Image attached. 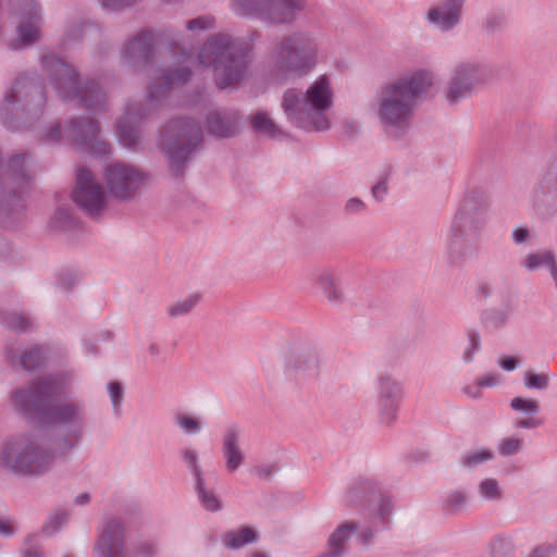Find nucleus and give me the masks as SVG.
Returning <instances> with one entry per match:
<instances>
[{
    "label": "nucleus",
    "instance_id": "nucleus-12",
    "mask_svg": "<svg viewBox=\"0 0 557 557\" xmlns=\"http://www.w3.org/2000/svg\"><path fill=\"white\" fill-rule=\"evenodd\" d=\"M487 208L488 198L485 191L479 188L470 190L455 214L450 232L460 233L468 237H476L485 225Z\"/></svg>",
    "mask_w": 557,
    "mask_h": 557
},
{
    "label": "nucleus",
    "instance_id": "nucleus-28",
    "mask_svg": "<svg viewBox=\"0 0 557 557\" xmlns=\"http://www.w3.org/2000/svg\"><path fill=\"white\" fill-rule=\"evenodd\" d=\"M469 238L460 233L450 232L446 248L447 261L450 265L460 267L476 255L478 247Z\"/></svg>",
    "mask_w": 557,
    "mask_h": 557
},
{
    "label": "nucleus",
    "instance_id": "nucleus-3",
    "mask_svg": "<svg viewBox=\"0 0 557 557\" xmlns=\"http://www.w3.org/2000/svg\"><path fill=\"white\" fill-rule=\"evenodd\" d=\"M319 46L310 34L295 32L276 40L269 52L271 74L280 82L308 75L318 64Z\"/></svg>",
    "mask_w": 557,
    "mask_h": 557
},
{
    "label": "nucleus",
    "instance_id": "nucleus-11",
    "mask_svg": "<svg viewBox=\"0 0 557 557\" xmlns=\"http://www.w3.org/2000/svg\"><path fill=\"white\" fill-rule=\"evenodd\" d=\"M488 77L490 70L484 64L474 61H462L456 64L447 84L446 100L450 104L458 103L472 96Z\"/></svg>",
    "mask_w": 557,
    "mask_h": 557
},
{
    "label": "nucleus",
    "instance_id": "nucleus-22",
    "mask_svg": "<svg viewBox=\"0 0 557 557\" xmlns=\"http://www.w3.org/2000/svg\"><path fill=\"white\" fill-rule=\"evenodd\" d=\"M321 361L315 348L306 347L294 351L287 363L286 370L298 382L314 381L320 375Z\"/></svg>",
    "mask_w": 557,
    "mask_h": 557
},
{
    "label": "nucleus",
    "instance_id": "nucleus-49",
    "mask_svg": "<svg viewBox=\"0 0 557 557\" xmlns=\"http://www.w3.org/2000/svg\"><path fill=\"white\" fill-rule=\"evenodd\" d=\"M214 27V18L209 15L198 16L189 20L186 28L190 32L207 30Z\"/></svg>",
    "mask_w": 557,
    "mask_h": 557
},
{
    "label": "nucleus",
    "instance_id": "nucleus-36",
    "mask_svg": "<svg viewBox=\"0 0 557 557\" xmlns=\"http://www.w3.org/2000/svg\"><path fill=\"white\" fill-rule=\"evenodd\" d=\"M556 261L555 255L552 251H543L537 253H530L524 260V267L529 271H534L540 267H549Z\"/></svg>",
    "mask_w": 557,
    "mask_h": 557
},
{
    "label": "nucleus",
    "instance_id": "nucleus-25",
    "mask_svg": "<svg viewBox=\"0 0 557 557\" xmlns=\"http://www.w3.org/2000/svg\"><path fill=\"white\" fill-rule=\"evenodd\" d=\"M221 453L228 472L239 469L246 459V454L240 447V430L231 425L223 432Z\"/></svg>",
    "mask_w": 557,
    "mask_h": 557
},
{
    "label": "nucleus",
    "instance_id": "nucleus-24",
    "mask_svg": "<svg viewBox=\"0 0 557 557\" xmlns=\"http://www.w3.org/2000/svg\"><path fill=\"white\" fill-rule=\"evenodd\" d=\"M242 116L233 109L211 111L205 121L207 133L215 138H232L238 135Z\"/></svg>",
    "mask_w": 557,
    "mask_h": 557
},
{
    "label": "nucleus",
    "instance_id": "nucleus-55",
    "mask_svg": "<svg viewBox=\"0 0 557 557\" xmlns=\"http://www.w3.org/2000/svg\"><path fill=\"white\" fill-rule=\"evenodd\" d=\"M69 515L64 510H60L54 512L50 517V527L52 528V531H57L62 524H64L67 521Z\"/></svg>",
    "mask_w": 557,
    "mask_h": 557
},
{
    "label": "nucleus",
    "instance_id": "nucleus-29",
    "mask_svg": "<svg viewBox=\"0 0 557 557\" xmlns=\"http://www.w3.org/2000/svg\"><path fill=\"white\" fill-rule=\"evenodd\" d=\"M47 348L42 345H34L23 350L18 356L12 355V349L7 351L8 358L12 364H18L26 371H34L44 366L46 360Z\"/></svg>",
    "mask_w": 557,
    "mask_h": 557
},
{
    "label": "nucleus",
    "instance_id": "nucleus-33",
    "mask_svg": "<svg viewBox=\"0 0 557 557\" xmlns=\"http://www.w3.org/2000/svg\"><path fill=\"white\" fill-rule=\"evenodd\" d=\"M251 126L256 133L264 134L271 138L283 134L277 125L270 119V116L262 111L257 112L252 116Z\"/></svg>",
    "mask_w": 557,
    "mask_h": 557
},
{
    "label": "nucleus",
    "instance_id": "nucleus-38",
    "mask_svg": "<svg viewBox=\"0 0 557 557\" xmlns=\"http://www.w3.org/2000/svg\"><path fill=\"white\" fill-rule=\"evenodd\" d=\"M77 223L72 211L65 208L58 209L51 220V226L60 230L75 228Z\"/></svg>",
    "mask_w": 557,
    "mask_h": 557
},
{
    "label": "nucleus",
    "instance_id": "nucleus-9",
    "mask_svg": "<svg viewBox=\"0 0 557 557\" xmlns=\"http://www.w3.org/2000/svg\"><path fill=\"white\" fill-rule=\"evenodd\" d=\"M29 159V153L22 152L9 160L8 183L0 198V224L3 227H14L22 221L25 208L23 189L33 180Z\"/></svg>",
    "mask_w": 557,
    "mask_h": 557
},
{
    "label": "nucleus",
    "instance_id": "nucleus-40",
    "mask_svg": "<svg viewBox=\"0 0 557 557\" xmlns=\"http://www.w3.org/2000/svg\"><path fill=\"white\" fill-rule=\"evenodd\" d=\"M494 458V453L491 449H481L478 451L468 453L462 456L460 463L465 468H474L483 462L490 461Z\"/></svg>",
    "mask_w": 557,
    "mask_h": 557
},
{
    "label": "nucleus",
    "instance_id": "nucleus-21",
    "mask_svg": "<svg viewBox=\"0 0 557 557\" xmlns=\"http://www.w3.org/2000/svg\"><path fill=\"white\" fill-rule=\"evenodd\" d=\"M99 124L91 117L73 119L66 127L67 136L81 147H90L96 154H107L110 146L106 141H99Z\"/></svg>",
    "mask_w": 557,
    "mask_h": 557
},
{
    "label": "nucleus",
    "instance_id": "nucleus-52",
    "mask_svg": "<svg viewBox=\"0 0 557 557\" xmlns=\"http://www.w3.org/2000/svg\"><path fill=\"white\" fill-rule=\"evenodd\" d=\"M183 459L194 472L196 480L201 479L202 472L197 463V453L193 449H185L183 451Z\"/></svg>",
    "mask_w": 557,
    "mask_h": 557
},
{
    "label": "nucleus",
    "instance_id": "nucleus-61",
    "mask_svg": "<svg viewBox=\"0 0 557 557\" xmlns=\"http://www.w3.org/2000/svg\"><path fill=\"white\" fill-rule=\"evenodd\" d=\"M275 468L273 466H261L255 468V473L262 480H270Z\"/></svg>",
    "mask_w": 557,
    "mask_h": 557
},
{
    "label": "nucleus",
    "instance_id": "nucleus-17",
    "mask_svg": "<svg viewBox=\"0 0 557 557\" xmlns=\"http://www.w3.org/2000/svg\"><path fill=\"white\" fill-rule=\"evenodd\" d=\"M376 405L382 423L391 424L396 420L400 403L404 397V387L400 381L388 373L377 376Z\"/></svg>",
    "mask_w": 557,
    "mask_h": 557
},
{
    "label": "nucleus",
    "instance_id": "nucleus-54",
    "mask_svg": "<svg viewBox=\"0 0 557 557\" xmlns=\"http://www.w3.org/2000/svg\"><path fill=\"white\" fill-rule=\"evenodd\" d=\"M59 280H60V284L65 289H70L78 281V275L76 272H73V271H63L60 273Z\"/></svg>",
    "mask_w": 557,
    "mask_h": 557
},
{
    "label": "nucleus",
    "instance_id": "nucleus-47",
    "mask_svg": "<svg viewBox=\"0 0 557 557\" xmlns=\"http://www.w3.org/2000/svg\"><path fill=\"white\" fill-rule=\"evenodd\" d=\"M176 424L188 434H195L199 432L201 422L197 419L189 417L185 413H177L175 416Z\"/></svg>",
    "mask_w": 557,
    "mask_h": 557
},
{
    "label": "nucleus",
    "instance_id": "nucleus-16",
    "mask_svg": "<svg viewBox=\"0 0 557 557\" xmlns=\"http://www.w3.org/2000/svg\"><path fill=\"white\" fill-rule=\"evenodd\" d=\"M73 201L89 216H98L106 206V195L91 171L79 168L72 191Z\"/></svg>",
    "mask_w": 557,
    "mask_h": 557
},
{
    "label": "nucleus",
    "instance_id": "nucleus-26",
    "mask_svg": "<svg viewBox=\"0 0 557 557\" xmlns=\"http://www.w3.org/2000/svg\"><path fill=\"white\" fill-rule=\"evenodd\" d=\"M465 0H444L428 12V21L437 28L447 32L460 21Z\"/></svg>",
    "mask_w": 557,
    "mask_h": 557
},
{
    "label": "nucleus",
    "instance_id": "nucleus-23",
    "mask_svg": "<svg viewBox=\"0 0 557 557\" xmlns=\"http://www.w3.org/2000/svg\"><path fill=\"white\" fill-rule=\"evenodd\" d=\"M311 281L329 302L338 305L345 300L342 272L338 268L332 265L318 268L312 271Z\"/></svg>",
    "mask_w": 557,
    "mask_h": 557
},
{
    "label": "nucleus",
    "instance_id": "nucleus-60",
    "mask_svg": "<svg viewBox=\"0 0 557 557\" xmlns=\"http://www.w3.org/2000/svg\"><path fill=\"white\" fill-rule=\"evenodd\" d=\"M556 550L555 546H539L532 550V553L528 557H549L550 553Z\"/></svg>",
    "mask_w": 557,
    "mask_h": 557
},
{
    "label": "nucleus",
    "instance_id": "nucleus-56",
    "mask_svg": "<svg viewBox=\"0 0 557 557\" xmlns=\"http://www.w3.org/2000/svg\"><path fill=\"white\" fill-rule=\"evenodd\" d=\"M366 208V205L363 203V201L359 198H350L347 202H346V206H345V211L347 213H357V212H360L362 210H364Z\"/></svg>",
    "mask_w": 557,
    "mask_h": 557
},
{
    "label": "nucleus",
    "instance_id": "nucleus-42",
    "mask_svg": "<svg viewBox=\"0 0 557 557\" xmlns=\"http://www.w3.org/2000/svg\"><path fill=\"white\" fill-rule=\"evenodd\" d=\"M199 296L198 295H191L188 298L178 301L168 309V313L171 318H176L180 315L187 314L191 311V309L198 304Z\"/></svg>",
    "mask_w": 557,
    "mask_h": 557
},
{
    "label": "nucleus",
    "instance_id": "nucleus-19",
    "mask_svg": "<svg viewBox=\"0 0 557 557\" xmlns=\"http://www.w3.org/2000/svg\"><path fill=\"white\" fill-rule=\"evenodd\" d=\"M122 57L134 71H141L152 64L156 58L153 33L148 29L139 32L124 46Z\"/></svg>",
    "mask_w": 557,
    "mask_h": 557
},
{
    "label": "nucleus",
    "instance_id": "nucleus-62",
    "mask_svg": "<svg viewBox=\"0 0 557 557\" xmlns=\"http://www.w3.org/2000/svg\"><path fill=\"white\" fill-rule=\"evenodd\" d=\"M476 384L480 389L482 387H493L497 384V377L495 374H485L484 376L476 380Z\"/></svg>",
    "mask_w": 557,
    "mask_h": 557
},
{
    "label": "nucleus",
    "instance_id": "nucleus-57",
    "mask_svg": "<svg viewBox=\"0 0 557 557\" xmlns=\"http://www.w3.org/2000/svg\"><path fill=\"white\" fill-rule=\"evenodd\" d=\"M359 133V127L354 122H345L342 126V137L351 139Z\"/></svg>",
    "mask_w": 557,
    "mask_h": 557
},
{
    "label": "nucleus",
    "instance_id": "nucleus-37",
    "mask_svg": "<svg viewBox=\"0 0 557 557\" xmlns=\"http://www.w3.org/2000/svg\"><path fill=\"white\" fill-rule=\"evenodd\" d=\"M478 491L480 496L486 500H499L503 497V491L495 479H484L481 481Z\"/></svg>",
    "mask_w": 557,
    "mask_h": 557
},
{
    "label": "nucleus",
    "instance_id": "nucleus-51",
    "mask_svg": "<svg viewBox=\"0 0 557 557\" xmlns=\"http://www.w3.org/2000/svg\"><path fill=\"white\" fill-rule=\"evenodd\" d=\"M18 34L20 39L24 46H29L34 44L37 39V29L30 23L21 24L18 26Z\"/></svg>",
    "mask_w": 557,
    "mask_h": 557
},
{
    "label": "nucleus",
    "instance_id": "nucleus-32",
    "mask_svg": "<svg viewBox=\"0 0 557 557\" xmlns=\"http://www.w3.org/2000/svg\"><path fill=\"white\" fill-rule=\"evenodd\" d=\"M469 495L463 490L449 492L443 500L442 510L445 515H456L466 508Z\"/></svg>",
    "mask_w": 557,
    "mask_h": 557
},
{
    "label": "nucleus",
    "instance_id": "nucleus-63",
    "mask_svg": "<svg viewBox=\"0 0 557 557\" xmlns=\"http://www.w3.org/2000/svg\"><path fill=\"white\" fill-rule=\"evenodd\" d=\"M374 536L375 532L372 530V528H366L359 534V542L363 545H370L373 543Z\"/></svg>",
    "mask_w": 557,
    "mask_h": 557
},
{
    "label": "nucleus",
    "instance_id": "nucleus-59",
    "mask_svg": "<svg viewBox=\"0 0 557 557\" xmlns=\"http://www.w3.org/2000/svg\"><path fill=\"white\" fill-rule=\"evenodd\" d=\"M372 196L375 200H382L383 196L387 193L386 181L382 180L372 187Z\"/></svg>",
    "mask_w": 557,
    "mask_h": 557
},
{
    "label": "nucleus",
    "instance_id": "nucleus-41",
    "mask_svg": "<svg viewBox=\"0 0 557 557\" xmlns=\"http://www.w3.org/2000/svg\"><path fill=\"white\" fill-rule=\"evenodd\" d=\"M549 375L546 373H535L531 370L523 375V384L529 389L544 391L549 386Z\"/></svg>",
    "mask_w": 557,
    "mask_h": 557
},
{
    "label": "nucleus",
    "instance_id": "nucleus-13",
    "mask_svg": "<svg viewBox=\"0 0 557 557\" xmlns=\"http://www.w3.org/2000/svg\"><path fill=\"white\" fill-rule=\"evenodd\" d=\"M347 505L362 507L368 516H377L384 527L389 522L393 503L385 496L372 480H360L351 485L347 492Z\"/></svg>",
    "mask_w": 557,
    "mask_h": 557
},
{
    "label": "nucleus",
    "instance_id": "nucleus-46",
    "mask_svg": "<svg viewBox=\"0 0 557 557\" xmlns=\"http://www.w3.org/2000/svg\"><path fill=\"white\" fill-rule=\"evenodd\" d=\"M510 407L517 411H524L528 413L535 414L540 411L539 401L535 399H524L521 397H515L510 401Z\"/></svg>",
    "mask_w": 557,
    "mask_h": 557
},
{
    "label": "nucleus",
    "instance_id": "nucleus-7",
    "mask_svg": "<svg viewBox=\"0 0 557 557\" xmlns=\"http://www.w3.org/2000/svg\"><path fill=\"white\" fill-rule=\"evenodd\" d=\"M191 71L188 66H180L163 72V75L152 82L148 88L147 103L135 102L126 107L125 114L116 123L117 136L121 144L134 149L139 140V123L149 117L156 110L162 96L175 84L189 81Z\"/></svg>",
    "mask_w": 557,
    "mask_h": 557
},
{
    "label": "nucleus",
    "instance_id": "nucleus-1",
    "mask_svg": "<svg viewBox=\"0 0 557 557\" xmlns=\"http://www.w3.org/2000/svg\"><path fill=\"white\" fill-rule=\"evenodd\" d=\"M66 385V374H49L14 391L12 405L41 424L65 428L62 436L49 438L39 432L4 438L0 445V469L15 475L40 476L60 456L67 455L84 436L87 413L83 404L67 401L52 405Z\"/></svg>",
    "mask_w": 557,
    "mask_h": 557
},
{
    "label": "nucleus",
    "instance_id": "nucleus-48",
    "mask_svg": "<svg viewBox=\"0 0 557 557\" xmlns=\"http://www.w3.org/2000/svg\"><path fill=\"white\" fill-rule=\"evenodd\" d=\"M468 338H469V347H467L463 351V361L470 362L473 360V356L475 351H478L481 347V338L480 334L475 330L468 331Z\"/></svg>",
    "mask_w": 557,
    "mask_h": 557
},
{
    "label": "nucleus",
    "instance_id": "nucleus-18",
    "mask_svg": "<svg viewBox=\"0 0 557 557\" xmlns=\"http://www.w3.org/2000/svg\"><path fill=\"white\" fill-rule=\"evenodd\" d=\"M125 523L120 518L109 519L95 543L99 557H129L125 545Z\"/></svg>",
    "mask_w": 557,
    "mask_h": 557
},
{
    "label": "nucleus",
    "instance_id": "nucleus-15",
    "mask_svg": "<svg viewBox=\"0 0 557 557\" xmlns=\"http://www.w3.org/2000/svg\"><path fill=\"white\" fill-rule=\"evenodd\" d=\"M305 96V108L309 112V124L318 132L330 128V121L325 115L332 107V89L330 79L325 75L318 77L307 89Z\"/></svg>",
    "mask_w": 557,
    "mask_h": 557
},
{
    "label": "nucleus",
    "instance_id": "nucleus-34",
    "mask_svg": "<svg viewBox=\"0 0 557 557\" xmlns=\"http://www.w3.org/2000/svg\"><path fill=\"white\" fill-rule=\"evenodd\" d=\"M196 482L197 494L202 506L209 511L220 510L222 508V504L215 494L205 488L203 478L196 480Z\"/></svg>",
    "mask_w": 557,
    "mask_h": 557
},
{
    "label": "nucleus",
    "instance_id": "nucleus-45",
    "mask_svg": "<svg viewBox=\"0 0 557 557\" xmlns=\"http://www.w3.org/2000/svg\"><path fill=\"white\" fill-rule=\"evenodd\" d=\"M521 447V440L517 437H505L498 443V453L504 457H508L519 453Z\"/></svg>",
    "mask_w": 557,
    "mask_h": 557
},
{
    "label": "nucleus",
    "instance_id": "nucleus-50",
    "mask_svg": "<svg viewBox=\"0 0 557 557\" xmlns=\"http://www.w3.org/2000/svg\"><path fill=\"white\" fill-rule=\"evenodd\" d=\"M108 392L114 408V412L117 413L121 409L123 400V386L116 381L108 383Z\"/></svg>",
    "mask_w": 557,
    "mask_h": 557
},
{
    "label": "nucleus",
    "instance_id": "nucleus-14",
    "mask_svg": "<svg viewBox=\"0 0 557 557\" xmlns=\"http://www.w3.org/2000/svg\"><path fill=\"white\" fill-rule=\"evenodd\" d=\"M104 178L108 190L114 198L129 201L141 188L147 175L137 166L115 161L106 168Z\"/></svg>",
    "mask_w": 557,
    "mask_h": 557
},
{
    "label": "nucleus",
    "instance_id": "nucleus-30",
    "mask_svg": "<svg viewBox=\"0 0 557 557\" xmlns=\"http://www.w3.org/2000/svg\"><path fill=\"white\" fill-rule=\"evenodd\" d=\"M258 540V532L248 525H243L237 530H230L222 535V543L228 549H239Z\"/></svg>",
    "mask_w": 557,
    "mask_h": 557
},
{
    "label": "nucleus",
    "instance_id": "nucleus-39",
    "mask_svg": "<svg viewBox=\"0 0 557 557\" xmlns=\"http://www.w3.org/2000/svg\"><path fill=\"white\" fill-rule=\"evenodd\" d=\"M134 557H154L158 554V543L151 539H140L132 544Z\"/></svg>",
    "mask_w": 557,
    "mask_h": 557
},
{
    "label": "nucleus",
    "instance_id": "nucleus-35",
    "mask_svg": "<svg viewBox=\"0 0 557 557\" xmlns=\"http://www.w3.org/2000/svg\"><path fill=\"white\" fill-rule=\"evenodd\" d=\"M0 323L10 330L21 332H25L32 326V321L18 313H0Z\"/></svg>",
    "mask_w": 557,
    "mask_h": 557
},
{
    "label": "nucleus",
    "instance_id": "nucleus-5",
    "mask_svg": "<svg viewBox=\"0 0 557 557\" xmlns=\"http://www.w3.org/2000/svg\"><path fill=\"white\" fill-rule=\"evenodd\" d=\"M46 86L37 74L18 76L5 92L0 104V116L10 129H20L42 114L46 104Z\"/></svg>",
    "mask_w": 557,
    "mask_h": 557
},
{
    "label": "nucleus",
    "instance_id": "nucleus-64",
    "mask_svg": "<svg viewBox=\"0 0 557 557\" xmlns=\"http://www.w3.org/2000/svg\"><path fill=\"white\" fill-rule=\"evenodd\" d=\"M46 136L49 141H59L61 139V125L59 123L52 125Z\"/></svg>",
    "mask_w": 557,
    "mask_h": 557
},
{
    "label": "nucleus",
    "instance_id": "nucleus-58",
    "mask_svg": "<svg viewBox=\"0 0 557 557\" xmlns=\"http://www.w3.org/2000/svg\"><path fill=\"white\" fill-rule=\"evenodd\" d=\"M498 364L505 371H512L518 366V359L512 356H503L499 358Z\"/></svg>",
    "mask_w": 557,
    "mask_h": 557
},
{
    "label": "nucleus",
    "instance_id": "nucleus-43",
    "mask_svg": "<svg viewBox=\"0 0 557 557\" xmlns=\"http://www.w3.org/2000/svg\"><path fill=\"white\" fill-rule=\"evenodd\" d=\"M491 557H510L512 555V543L505 537H496L490 545Z\"/></svg>",
    "mask_w": 557,
    "mask_h": 557
},
{
    "label": "nucleus",
    "instance_id": "nucleus-4",
    "mask_svg": "<svg viewBox=\"0 0 557 557\" xmlns=\"http://www.w3.org/2000/svg\"><path fill=\"white\" fill-rule=\"evenodd\" d=\"M432 85V75L418 71L386 85L380 94L377 114L388 126L404 127L412 114L417 99Z\"/></svg>",
    "mask_w": 557,
    "mask_h": 557
},
{
    "label": "nucleus",
    "instance_id": "nucleus-44",
    "mask_svg": "<svg viewBox=\"0 0 557 557\" xmlns=\"http://www.w3.org/2000/svg\"><path fill=\"white\" fill-rule=\"evenodd\" d=\"M484 326L490 330H498L507 322V313L504 311L493 310L485 313Z\"/></svg>",
    "mask_w": 557,
    "mask_h": 557
},
{
    "label": "nucleus",
    "instance_id": "nucleus-10",
    "mask_svg": "<svg viewBox=\"0 0 557 557\" xmlns=\"http://www.w3.org/2000/svg\"><path fill=\"white\" fill-rule=\"evenodd\" d=\"M235 2L240 14L276 25L293 22L296 14L305 8V0H235Z\"/></svg>",
    "mask_w": 557,
    "mask_h": 557
},
{
    "label": "nucleus",
    "instance_id": "nucleus-8",
    "mask_svg": "<svg viewBox=\"0 0 557 557\" xmlns=\"http://www.w3.org/2000/svg\"><path fill=\"white\" fill-rule=\"evenodd\" d=\"M202 141V129L195 119H173L163 126L160 146L169 160L173 176L178 178L184 175L187 163Z\"/></svg>",
    "mask_w": 557,
    "mask_h": 557
},
{
    "label": "nucleus",
    "instance_id": "nucleus-2",
    "mask_svg": "<svg viewBox=\"0 0 557 557\" xmlns=\"http://www.w3.org/2000/svg\"><path fill=\"white\" fill-rule=\"evenodd\" d=\"M259 37L258 32L251 33L249 38H235L218 33L203 44L198 54L199 62L213 69L214 81L220 89L240 84L248 70L252 42Z\"/></svg>",
    "mask_w": 557,
    "mask_h": 557
},
{
    "label": "nucleus",
    "instance_id": "nucleus-6",
    "mask_svg": "<svg viewBox=\"0 0 557 557\" xmlns=\"http://www.w3.org/2000/svg\"><path fill=\"white\" fill-rule=\"evenodd\" d=\"M41 65L63 100H77L88 110H106L107 96L96 81L87 79L81 84L78 73L53 53L45 54Z\"/></svg>",
    "mask_w": 557,
    "mask_h": 557
},
{
    "label": "nucleus",
    "instance_id": "nucleus-20",
    "mask_svg": "<svg viewBox=\"0 0 557 557\" xmlns=\"http://www.w3.org/2000/svg\"><path fill=\"white\" fill-rule=\"evenodd\" d=\"M534 210L541 215L557 211V169L549 166L536 182L532 196Z\"/></svg>",
    "mask_w": 557,
    "mask_h": 557
},
{
    "label": "nucleus",
    "instance_id": "nucleus-53",
    "mask_svg": "<svg viewBox=\"0 0 557 557\" xmlns=\"http://www.w3.org/2000/svg\"><path fill=\"white\" fill-rule=\"evenodd\" d=\"M506 22V17L503 13H493L486 17L485 27L488 32H496L500 29Z\"/></svg>",
    "mask_w": 557,
    "mask_h": 557
},
{
    "label": "nucleus",
    "instance_id": "nucleus-27",
    "mask_svg": "<svg viewBox=\"0 0 557 557\" xmlns=\"http://www.w3.org/2000/svg\"><path fill=\"white\" fill-rule=\"evenodd\" d=\"M282 108L288 121L299 128L309 129V112L305 108L304 92L298 88H288L282 99Z\"/></svg>",
    "mask_w": 557,
    "mask_h": 557
},
{
    "label": "nucleus",
    "instance_id": "nucleus-31",
    "mask_svg": "<svg viewBox=\"0 0 557 557\" xmlns=\"http://www.w3.org/2000/svg\"><path fill=\"white\" fill-rule=\"evenodd\" d=\"M359 524L352 521H346L339 524L327 540V548L347 554L346 542L357 532Z\"/></svg>",
    "mask_w": 557,
    "mask_h": 557
}]
</instances>
